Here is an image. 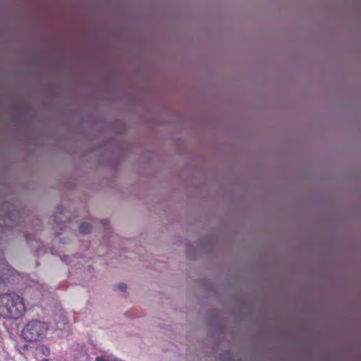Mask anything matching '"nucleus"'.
<instances>
[{"label":"nucleus","instance_id":"nucleus-7","mask_svg":"<svg viewBox=\"0 0 361 361\" xmlns=\"http://www.w3.org/2000/svg\"><path fill=\"white\" fill-rule=\"evenodd\" d=\"M0 286H4V284L0 282Z\"/></svg>","mask_w":361,"mask_h":361},{"label":"nucleus","instance_id":"nucleus-1","mask_svg":"<svg viewBox=\"0 0 361 361\" xmlns=\"http://www.w3.org/2000/svg\"><path fill=\"white\" fill-rule=\"evenodd\" d=\"M25 307L23 299L18 295L4 293L0 295V315L4 318L18 319L23 315Z\"/></svg>","mask_w":361,"mask_h":361},{"label":"nucleus","instance_id":"nucleus-2","mask_svg":"<svg viewBox=\"0 0 361 361\" xmlns=\"http://www.w3.org/2000/svg\"><path fill=\"white\" fill-rule=\"evenodd\" d=\"M49 329L48 325L39 320H32L24 326L22 331L23 338L30 342L42 340Z\"/></svg>","mask_w":361,"mask_h":361},{"label":"nucleus","instance_id":"nucleus-6","mask_svg":"<svg viewBox=\"0 0 361 361\" xmlns=\"http://www.w3.org/2000/svg\"><path fill=\"white\" fill-rule=\"evenodd\" d=\"M42 361H49V360H48V359H46V358H44V359H42Z\"/></svg>","mask_w":361,"mask_h":361},{"label":"nucleus","instance_id":"nucleus-3","mask_svg":"<svg viewBox=\"0 0 361 361\" xmlns=\"http://www.w3.org/2000/svg\"><path fill=\"white\" fill-rule=\"evenodd\" d=\"M79 231L82 234H87L92 231V226L87 222L80 224Z\"/></svg>","mask_w":361,"mask_h":361},{"label":"nucleus","instance_id":"nucleus-4","mask_svg":"<svg viewBox=\"0 0 361 361\" xmlns=\"http://www.w3.org/2000/svg\"><path fill=\"white\" fill-rule=\"evenodd\" d=\"M116 288L118 290H119L120 291H121L123 293H127L128 286L125 283H121L116 286Z\"/></svg>","mask_w":361,"mask_h":361},{"label":"nucleus","instance_id":"nucleus-5","mask_svg":"<svg viewBox=\"0 0 361 361\" xmlns=\"http://www.w3.org/2000/svg\"><path fill=\"white\" fill-rule=\"evenodd\" d=\"M40 352L44 355H48L50 353V350L48 347L45 345H41L39 348Z\"/></svg>","mask_w":361,"mask_h":361}]
</instances>
